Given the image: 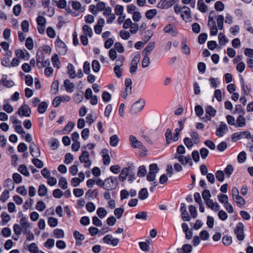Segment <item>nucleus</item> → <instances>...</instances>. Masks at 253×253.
I'll return each instance as SVG.
<instances>
[{
	"label": "nucleus",
	"mask_w": 253,
	"mask_h": 253,
	"mask_svg": "<svg viewBox=\"0 0 253 253\" xmlns=\"http://www.w3.org/2000/svg\"><path fill=\"white\" fill-rule=\"evenodd\" d=\"M119 184V179L117 177L110 176L105 179V186L104 189L109 191L115 189Z\"/></svg>",
	"instance_id": "f257e3e1"
},
{
	"label": "nucleus",
	"mask_w": 253,
	"mask_h": 253,
	"mask_svg": "<svg viewBox=\"0 0 253 253\" xmlns=\"http://www.w3.org/2000/svg\"><path fill=\"white\" fill-rule=\"evenodd\" d=\"M145 104V100L143 99H139L131 105L130 110V113L134 114L140 112L143 109Z\"/></svg>",
	"instance_id": "f03ea898"
},
{
	"label": "nucleus",
	"mask_w": 253,
	"mask_h": 253,
	"mask_svg": "<svg viewBox=\"0 0 253 253\" xmlns=\"http://www.w3.org/2000/svg\"><path fill=\"white\" fill-rule=\"evenodd\" d=\"M129 143L131 146L133 148L140 149L144 152L147 151L146 148L143 145L142 143L139 141L137 138L132 135L129 136Z\"/></svg>",
	"instance_id": "7ed1b4c3"
},
{
	"label": "nucleus",
	"mask_w": 253,
	"mask_h": 253,
	"mask_svg": "<svg viewBox=\"0 0 253 253\" xmlns=\"http://www.w3.org/2000/svg\"><path fill=\"white\" fill-rule=\"evenodd\" d=\"M79 160L82 163L84 164V167L89 168L91 165V161L89 159V153L86 150H83L79 157Z\"/></svg>",
	"instance_id": "20e7f679"
},
{
	"label": "nucleus",
	"mask_w": 253,
	"mask_h": 253,
	"mask_svg": "<svg viewBox=\"0 0 253 253\" xmlns=\"http://www.w3.org/2000/svg\"><path fill=\"white\" fill-rule=\"evenodd\" d=\"M234 233L236 235L238 240L242 241L244 240L245 236L244 234V225L242 223L239 222L238 224L234 229Z\"/></svg>",
	"instance_id": "39448f33"
},
{
	"label": "nucleus",
	"mask_w": 253,
	"mask_h": 253,
	"mask_svg": "<svg viewBox=\"0 0 253 253\" xmlns=\"http://www.w3.org/2000/svg\"><path fill=\"white\" fill-rule=\"evenodd\" d=\"M56 50L60 55H65L66 54L67 47L65 43L62 41L59 38H57L55 42Z\"/></svg>",
	"instance_id": "423d86ee"
},
{
	"label": "nucleus",
	"mask_w": 253,
	"mask_h": 253,
	"mask_svg": "<svg viewBox=\"0 0 253 253\" xmlns=\"http://www.w3.org/2000/svg\"><path fill=\"white\" fill-rule=\"evenodd\" d=\"M251 134L249 131H243L239 132H235L232 135L231 138L233 142H236L243 138H250Z\"/></svg>",
	"instance_id": "0eeeda50"
},
{
	"label": "nucleus",
	"mask_w": 253,
	"mask_h": 253,
	"mask_svg": "<svg viewBox=\"0 0 253 253\" xmlns=\"http://www.w3.org/2000/svg\"><path fill=\"white\" fill-rule=\"evenodd\" d=\"M103 243L107 245H111L114 247L117 246L119 242V239L117 238H113L111 234H108L102 239Z\"/></svg>",
	"instance_id": "6e6552de"
},
{
	"label": "nucleus",
	"mask_w": 253,
	"mask_h": 253,
	"mask_svg": "<svg viewBox=\"0 0 253 253\" xmlns=\"http://www.w3.org/2000/svg\"><path fill=\"white\" fill-rule=\"evenodd\" d=\"M205 121H210L211 117H213L215 116L216 113V110L212 107L211 106H208L205 108Z\"/></svg>",
	"instance_id": "1a4fd4ad"
},
{
	"label": "nucleus",
	"mask_w": 253,
	"mask_h": 253,
	"mask_svg": "<svg viewBox=\"0 0 253 253\" xmlns=\"http://www.w3.org/2000/svg\"><path fill=\"white\" fill-rule=\"evenodd\" d=\"M182 8L183 11H182V13L181 14V17L186 22H190L191 21L192 17L190 14L191 11L190 8L186 6H183Z\"/></svg>",
	"instance_id": "9d476101"
},
{
	"label": "nucleus",
	"mask_w": 253,
	"mask_h": 253,
	"mask_svg": "<svg viewBox=\"0 0 253 253\" xmlns=\"http://www.w3.org/2000/svg\"><path fill=\"white\" fill-rule=\"evenodd\" d=\"M181 216L184 221H189L191 217L187 211L186 206L185 203H181L180 205Z\"/></svg>",
	"instance_id": "9b49d317"
},
{
	"label": "nucleus",
	"mask_w": 253,
	"mask_h": 253,
	"mask_svg": "<svg viewBox=\"0 0 253 253\" xmlns=\"http://www.w3.org/2000/svg\"><path fill=\"white\" fill-rule=\"evenodd\" d=\"M31 109L28 105H22L17 112L20 116L29 117L31 114Z\"/></svg>",
	"instance_id": "f8f14e48"
},
{
	"label": "nucleus",
	"mask_w": 253,
	"mask_h": 253,
	"mask_svg": "<svg viewBox=\"0 0 253 253\" xmlns=\"http://www.w3.org/2000/svg\"><path fill=\"white\" fill-rule=\"evenodd\" d=\"M15 54L17 58L25 60H28L30 57V53L25 49L16 50Z\"/></svg>",
	"instance_id": "ddd939ff"
},
{
	"label": "nucleus",
	"mask_w": 253,
	"mask_h": 253,
	"mask_svg": "<svg viewBox=\"0 0 253 253\" xmlns=\"http://www.w3.org/2000/svg\"><path fill=\"white\" fill-rule=\"evenodd\" d=\"M174 4L173 0H161L158 4L157 7L161 9H167Z\"/></svg>",
	"instance_id": "4468645a"
},
{
	"label": "nucleus",
	"mask_w": 253,
	"mask_h": 253,
	"mask_svg": "<svg viewBox=\"0 0 253 253\" xmlns=\"http://www.w3.org/2000/svg\"><path fill=\"white\" fill-rule=\"evenodd\" d=\"M228 130V128L226 124L222 122L216 131V135L218 137H222Z\"/></svg>",
	"instance_id": "2eb2a0df"
},
{
	"label": "nucleus",
	"mask_w": 253,
	"mask_h": 253,
	"mask_svg": "<svg viewBox=\"0 0 253 253\" xmlns=\"http://www.w3.org/2000/svg\"><path fill=\"white\" fill-rule=\"evenodd\" d=\"M178 161L183 165H186L188 163H189L190 166H192L193 165L192 159L190 155L186 157L183 155H179L178 157Z\"/></svg>",
	"instance_id": "dca6fc26"
},
{
	"label": "nucleus",
	"mask_w": 253,
	"mask_h": 253,
	"mask_svg": "<svg viewBox=\"0 0 253 253\" xmlns=\"http://www.w3.org/2000/svg\"><path fill=\"white\" fill-rule=\"evenodd\" d=\"M73 235L76 240V245L81 246L82 244V241L85 239L84 236L83 234H81L77 230L74 232Z\"/></svg>",
	"instance_id": "f3484780"
},
{
	"label": "nucleus",
	"mask_w": 253,
	"mask_h": 253,
	"mask_svg": "<svg viewBox=\"0 0 253 253\" xmlns=\"http://www.w3.org/2000/svg\"><path fill=\"white\" fill-rule=\"evenodd\" d=\"M205 203L210 209L214 211H218L220 208L219 205L217 203H214L211 199L209 200L206 202Z\"/></svg>",
	"instance_id": "a211bd4d"
},
{
	"label": "nucleus",
	"mask_w": 253,
	"mask_h": 253,
	"mask_svg": "<svg viewBox=\"0 0 253 253\" xmlns=\"http://www.w3.org/2000/svg\"><path fill=\"white\" fill-rule=\"evenodd\" d=\"M64 86L66 88V90L68 93L72 92L75 89V85L73 83H71L68 79H66L64 81Z\"/></svg>",
	"instance_id": "6ab92c4d"
},
{
	"label": "nucleus",
	"mask_w": 253,
	"mask_h": 253,
	"mask_svg": "<svg viewBox=\"0 0 253 253\" xmlns=\"http://www.w3.org/2000/svg\"><path fill=\"white\" fill-rule=\"evenodd\" d=\"M246 124V119L243 115H239L237 119L235 126L242 127Z\"/></svg>",
	"instance_id": "aec40b11"
},
{
	"label": "nucleus",
	"mask_w": 253,
	"mask_h": 253,
	"mask_svg": "<svg viewBox=\"0 0 253 253\" xmlns=\"http://www.w3.org/2000/svg\"><path fill=\"white\" fill-rule=\"evenodd\" d=\"M155 46V42H149L146 47L144 48L143 50V53L145 55L149 54L150 52L154 49Z\"/></svg>",
	"instance_id": "412c9836"
},
{
	"label": "nucleus",
	"mask_w": 253,
	"mask_h": 253,
	"mask_svg": "<svg viewBox=\"0 0 253 253\" xmlns=\"http://www.w3.org/2000/svg\"><path fill=\"white\" fill-rule=\"evenodd\" d=\"M197 6L201 12L205 13L208 11V6L205 4L203 0H198Z\"/></svg>",
	"instance_id": "4be33fe9"
},
{
	"label": "nucleus",
	"mask_w": 253,
	"mask_h": 253,
	"mask_svg": "<svg viewBox=\"0 0 253 253\" xmlns=\"http://www.w3.org/2000/svg\"><path fill=\"white\" fill-rule=\"evenodd\" d=\"M129 169L127 167L124 168L119 176V179L121 181L126 180L127 176L128 175Z\"/></svg>",
	"instance_id": "5701e85b"
},
{
	"label": "nucleus",
	"mask_w": 253,
	"mask_h": 253,
	"mask_svg": "<svg viewBox=\"0 0 253 253\" xmlns=\"http://www.w3.org/2000/svg\"><path fill=\"white\" fill-rule=\"evenodd\" d=\"M4 186L7 188L9 191L13 190L15 187L14 184L10 178H7L5 180Z\"/></svg>",
	"instance_id": "b1692460"
},
{
	"label": "nucleus",
	"mask_w": 253,
	"mask_h": 253,
	"mask_svg": "<svg viewBox=\"0 0 253 253\" xmlns=\"http://www.w3.org/2000/svg\"><path fill=\"white\" fill-rule=\"evenodd\" d=\"M148 197V192L147 188H143L140 190L138 193V197L141 200L146 199Z\"/></svg>",
	"instance_id": "393cba45"
},
{
	"label": "nucleus",
	"mask_w": 253,
	"mask_h": 253,
	"mask_svg": "<svg viewBox=\"0 0 253 253\" xmlns=\"http://www.w3.org/2000/svg\"><path fill=\"white\" fill-rule=\"evenodd\" d=\"M68 74L70 75V77L72 79H74L77 77L75 71L74 70V65L71 63H69L67 66Z\"/></svg>",
	"instance_id": "a878e982"
},
{
	"label": "nucleus",
	"mask_w": 253,
	"mask_h": 253,
	"mask_svg": "<svg viewBox=\"0 0 253 253\" xmlns=\"http://www.w3.org/2000/svg\"><path fill=\"white\" fill-rule=\"evenodd\" d=\"M44 55L42 51L38 50L37 52V62L39 68L41 67V63L44 60Z\"/></svg>",
	"instance_id": "bb28decb"
},
{
	"label": "nucleus",
	"mask_w": 253,
	"mask_h": 253,
	"mask_svg": "<svg viewBox=\"0 0 253 253\" xmlns=\"http://www.w3.org/2000/svg\"><path fill=\"white\" fill-rule=\"evenodd\" d=\"M119 140V138L118 135L114 134L110 137V144L112 146L116 147L118 145Z\"/></svg>",
	"instance_id": "cd10ccee"
},
{
	"label": "nucleus",
	"mask_w": 253,
	"mask_h": 253,
	"mask_svg": "<svg viewBox=\"0 0 253 253\" xmlns=\"http://www.w3.org/2000/svg\"><path fill=\"white\" fill-rule=\"evenodd\" d=\"M189 133L195 144H197L200 142L199 135L197 131H191Z\"/></svg>",
	"instance_id": "c85d7f7f"
},
{
	"label": "nucleus",
	"mask_w": 253,
	"mask_h": 253,
	"mask_svg": "<svg viewBox=\"0 0 253 253\" xmlns=\"http://www.w3.org/2000/svg\"><path fill=\"white\" fill-rule=\"evenodd\" d=\"M47 107H48V105L45 102H44V101L42 102L38 106V112L40 114L44 113L46 111V110L47 108Z\"/></svg>",
	"instance_id": "c756f323"
},
{
	"label": "nucleus",
	"mask_w": 253,
	"mask_h": 253,
	"mask_svg": "<svg viewBox=\"0 0 253 253\" xmlns=\"http://www.w3.org/2000/svg\"><path fill=\"white\" fill-rule=\"evenodd\" d=\"M38 192L40 196H44L47 192V188L44 184H41L39 187Z\"/></svg>",
	"instance_id": "7c9ffc66"
},
{
	"label": "nucleus",
	"mask_w": 253,
	"mask_h": 253,
	"mask_svg": "<svg viewBox=\"0 0 253 253\" xmlns=\"http://www.w3.org/2000/svg\"><path fill=\"white\" fill-rule=\"evenodd\" d=\"M218 40L221 45H225L229 42L228 39L222 33H220L218 35Z\"/></svg>",
	"instance_id": "2f4dec72"
},
{
	"label": "nucleus",
	"mask_w": 253,
	"mask_h": 253,
	"mask_svg": "<svg viewBox=\"0 0 253 253\" xmlns=\"http://www.w3.org/2000/svg\"><path fill=\"white\" fill-rule=\"evenodd\" d=\"M181 49L182 52L186 55L190 54V49L187 45L185 41H183L181 44Z\"/></svg>",
	"instance_id": "473e14b6"
},
{
	"label": "nucleus",
	"mask_w": 253,
	"mask_h": 253,
	"mask_svg": "<svg viewBox=\"0 0 253 253\" xmlns=\"http://www.w3.org/2000/svg\"><path fill=\"white\" fill-rule=\"evenodd\" d=\"M18 170L21 173L26 176H28L30 175V173L27 167L24 165H20L19 166Z\"/></svg>",
	"instance_id": "72a5a7b5"
},
{
	"label": "nucleus",
	"mask_w": 253,
	"mask_h": 253,
	"mask_svg": "<svg viewBox=\"0 0 253 253\" xmlns=\"http://www.w3.org/2000/svg\"><path fill=\"white\" fill-rule=\"evenodd\" d=\"M234 201L239 205L244 206L246 204V201L244 199L239 195L233 198Z\"/></svg>",
	"instance_id": "f704fd0d"
},
{
	"label": "nucleus",
	"mask_w": 253,
	"mask_h": 253,
	"mask_svg": "<svg viewBox=\"0 0 253 253\" xmlns=\"http://www.w3.org/2000/svg\"><path fill=\"white\" fill-rule=\"evenodd\" d=\"M157 11L156 9H152L147 10L145 13V16L148 19H152L156 15Z\"/></svg>",
	"instance_id": "c9c22d12"
},
{
	"label": "nucleus",
	"mask_w": 253,
	"mask_h": 253,
	"mask_svg": "<svg viewBox=\"0 0 253 253\" xmlns=\"http://www.w3.org/2000/svg\"><path fill=\"white\" fill-rule=\"evenodd\" d=\"M126 92H131L132 90V80L128 78L125 80Z\"/></svg>",
	"instance_id": "e433bc0d"
},
{
	"label": "nucleus",
	"mask_w": 253,
	"mask_h": 253,
	"mask_svg": "<svg viewBox=\"0 0 253 253\" xmlns=\"http://www.w3.org/2000/svg\"><path fill=\"white\" fill-rule=\"evenodd\" d=\"M96 213L100 218H104L107 214V211L102 207L99 208L96 211Z\"/></svg>",
	"instance_id": "4c0bfd02"
},
{
	"label": "nucleus",
	"mask_w": 253,
	"mask_h": 253,
	"mask_svg": "<svg viewBox=\"0 0 253 253\" xmlns=\"http://www.w3.org/2000/svg\"><path fill=\"white\" fill-rule=\"evenodd\" d=\"M224 17L223 15H220L218 16L217 18V24L218 28L220 30H222L223 28V22H224Z\"/></svg>",
	"instance_id": "58836bf2"
},
{
	"label": "nucleus",
	"mask_w": 253,
	"mask_h": 253,
	"mask_svg": "<svg viewBox=\"0 0 253 253\" xmlns=\"http://www.w3.org/2000/svg\"><path fill=\"white\" fill-rule=\"evenodd\" d=\"M53 234L55 237L56 238H62L64 236V232L63 230L58 228H56L54 230Z\"/></svg>",
	"instance_id": "ea45409f"
},
{
	"label": "nucleus",
	"mask_w": 253,
	"mask_h": 253,
	"mask_svg": "<svg viewBox=\"0 0 253 253\" xmlns=\"http://www.w3.org/2000/svg\"><path fill=\"white\" fill-rule=\"evenodd\" d=\"M217 199L219 202L225 205L229 203L228 197L226 195L220 194L217 196Z\"/></svg>",
	"instance_id": "a19ab883"
},
{
	"label": "nucleus",
	"mask_w": 253,
	"mask_h": 253,
	"mask_svg": "<svg viewBox=\"0 0 253 253\" xmlns=\"http://www.w3.org/2000/svg\"><path fill=\"white\" fill-rule=\"evenodd\" d=\"M51 90L54 94H56L59 90V82L58 81H54L51 85Z\"/></svg>",
	"instance_id": "79ce46f5"
},
{
	"label": "nucleus",
	"mask_w": 253,
	"mask_h": 253,
	"mask_svg": "<svg viewBox=\"0 0 253 253\" xmlns=\"http://www.w3.org/2000/svg\"><path fill=\"white\" fill-rule=\"evenodd\" d=\"M135 218L137 219L146 220L147 219V213L146 211L139 212L135 215Z\"/></svg>",
	"instance_id": "37998d69"
},
{
	"label": "nucleus",
	"mask_w": 253,
	"mask_h": 253,
	"mask_svg": "<svg viewBox=\"0 0 253 253\" xmlns=\"http://www.w3.org/2000/svg\"><path fill=\"white\" fill-rule=\"evenodd\" d=\"M98 194V191L97 189H94L93 191H91V190H89L85 193L86 197H92L93 198H96Z\"/></svg>",
	"instance_id": "c03bdc74"
},
{
	"label": "nucleus",
	"mask_w": 253,
	"mask_h": 253,
	"mask_svg": "<svg viewBox=\"0 0 253 253\" xmlns=\"http://www.w3.org/2000/svg\"><path fill=\"white\" fill-rule=\"evenodd\" d=\"M92 68L95 73H98L100 69V65L99 62L96 60H93L92 62Z\"/></svg>",
	"instance_id": "a18cd8bd"
},
{
	"label": "nucleus",
	"mask_w": 253,
	"mask_h": 253,
	"mask_svg": "<svg viewBox=\"0 0 253 253\" xmlns=\"http://www.w3.org/2000/svg\"><path fill=\"white\" fill-rule=\"evenodd\" d=\"M150 64V58L147 55H145L142 61V67L143 68L148 67Z\"/></svg>",
	"instance_id": "49530a36"
},
{
	"label": "nucleus",
	"mask_w": 253,
	"mask_h": 253,
	"mask_svg": "<svg viewBox=\"0 0 253 253\" xmlns=\"http://www.w3.org/2000/svg\"><path fill=\"white\" fill-rule=\"evenodd\" d=\"M195 112L196 115L200 117L204 114V110L202 107L200 105H197L195 107Z\"/></svg>",
	"instance_id": "de8ad7c7"
},
{
	"label": "nucleus",
	"mask_w": 253,
	"mask_h": 253,
	"mask_svg": "<svg viewBox=\"0 0 253 253\" xmlns=\"http://www.w3.org/2000/svg\"><path fill=\"white\" fill-rule=\"evenodd\" d=\"M51 62L52 64L54 67H57L59 68L60 67L59 66V60L58 58V56L56 54H54L51 57Z\"/></svg>",
	"instance_id": "09e8293b"
},
{
	"label": "nucleus",
	"mask_w": 253,
	"mask_h": 253,
	"mask_svg": "<svg viewBox=\"0 0 253 253\" xmlns=\"http://www.w3.org/2000/svg\"><path fill=\"white\" fill-rule=\"evenodd\" d=\"M222 241L224 245L229 246L231 244L232 242V237L230 236L224 235L223 237Z\"/></svg>",
	"instance_id": "8fccbe9b"
},
{
	"label": "nucleus",
	"mask_w": 253,
	"mask_h": 253,
	"mask_svg": "<svg viewBox=\"0 0 253 253\" xmlns=\"http://www.w3.org/2000/svg\"><path fill=\"white\" fill-rule=\"evenodd\" d=\"M59 186L63 189L67 188V181L66 178L64 177L60 178L58 183Z\"/></svg>",
	"instance_id": "3c124183"
},
{
	"label": "nucleus",
	"mask_w": 253,
	"mask_h": 253,
	"mask_svg": "<svg viewBox=\"0 0 253 253\" xmlns=\"http://www.w3.org/2000/svg\"><path fill=\"white\" fill-rule=\"evenodd\" d=\"M215 177L219 182H223L224 180V173L221 170H217L215 173Z\"/></svg>",
	"instance_id": "603ef678"
},
{
	"label": "nucleus",
	"mask_w": 253,
	"mask_h": 253,
	"mask_svg": "<svg viewBox=\"0 0 253 253\" xmlns=\"http://www.w3.org/2000/svg\"><path fill=\"white\" fill-rule=\"evenodd\" d=\"M48 224L51 227H55L58 224V220L55 217H50L48 219Z\"/></svg>",
	"instance_id": "864d4df0"
},
{
	"label": "nucleus",
	"mask_w": 253,
	"mask_h": 253,
	"mask_svg": "<svg viewBox=\"0 0 253 253\" xmlns=\"http://www.w3.org/2000/svg\"><path fill=\"white\" fill-rule=\"evenodd\" d=\"M83 30L84 34L88 35L89 37L92 36L93 33L92 29L89 26L84 25L83 27Z\"/></svg>",
	"instance_id": "5fc2aeb1"
},
{
	"label": "nucleus",
	"mask_w": 253,
	"mask_h": 253,
	"mask_svg": "<svg viewBox=\"0 0 253 253\" xmlns=\"http://www.w3.org/2000/svg\"><path fill=\"white\" fill-rule=\"evenodd\" d=\"M26 47L29 49V50H32L33 48L34 47V43L33 41L32 38L28 37L26 40V43H25Z\"/></svg>",
	"instance_id": "6e6d98bb"
},
{
	"label": "nucleus",
	"mask_w": 253,
	"mask_h": 253,
	"mask_svg": "<svg viewBox=\"0 0 253 253\" xmlns=\"http://www.w3.org/2000/svg\"><path fill=\"white\" fill-rule=\"evenodd\" d=\"M246 158V153L245 151H242L238 155V161L240 163H244Z\"/></svg>",
	"instance_id": "4d7b16f0"
},
{
	"label": "nucleus",
	"mask_w": 253,
	"mask_h": 253,
	"mask_svg": "<svg viewBox=\"0 0 253 253\" xmlns=\"http://www.w3.org/2000/svg\"><path fill=\"white\" fill-rule=\"evenodd\" d=\"M32 162L33 164L35 165V167H36L38 168L41 169L43 167V164L42 162L38 159L37 158H35L32 160Z\"/></svg>",
	"instance_id": "13d9d810"
},
{
	"label": "nucleus",
	"mask_w": 253,
	"mask_h": 253,
	"mask_svg": "<svg viewBox=\"0 0 253 253\" xmlns=\"http://www.w3.org/2000/svg\"><path fill=\"white\" fill-rule=\"evenodd\" d=\"M124 8L123 5L117 4L115 8V13L117 15H122L124 12Z\"/></svg>",
	"instance_id": "bf43d9fd"
},
{
	"label": "nucleus",
	"mask_w": 253,
	"mask_h": 253,
	"mask_svg": "<svg viewBox=\"0 0 253 253\" xmlns=\"http://www.w3.org/2000/svg\"><path fill=\"white\" fill-rule=\"evenodd\" d=\"M13 231L17 236L21 235L22 232V227L18 224H14L13 225Z\"/></svg>",
	"instance_id": "052dcab7"
},
{
	"label": "nucleus",
	"mask_w": 253,
	"mask_h": 253,
	"mask_svg": "<svg viewBox=\"0 0 253 253\" xmlns=\"http://www.w3.org/2000/svg\"><path fill=\"white\" fill-rule=\"evenodd\" d=\"M218 216L219 219L222 221L226 220L228 217L227 213L223 210L219 211L218 213Z\"/></svg>",
	"instance_id": "680f3d73"
},
{
	"label": "nucleus",
	"mask_w": 253,
	"mask_h": 253,
	"mask_svg": "<svg viewBox=\"0 0 253 253\" xmlns=\"http://www.w3.org/2000/svg\"><path fill=\"white\" fill-rule=\"evenodd\" d=\"M9 197V190H5L1 194L0 200L2 202H5Z\"/></svg>",
	"instance_id": "e2e57ef3"
},
{
	"label": "nucleus",
	"mask_w": 253,
	"mask_h": 253,
	"mask_svg": "<svg viewBox=\"0 0 253 253\" xmlns=\"http://www.w3.org/2000/svg\"><path fill=\"white\" fill-rule=\"evenodd\" d=\"M146 172L147 170L145 167L144 166H141L139 167L137 175L139 177H143L146 175Z\"/></svg>",
	"instance_id": "0e129e2a"
},
{
	"label": "nucleus",
	"mask_w": 253,
	"mask_h": 253,
	"mask_svg": "<svg viewBox=\"0 0 253 253\" xmlns=\"http://www.w3.org/2000/svg\"><path fill=\"white\" fill-rule=\"evenodd\" d=\"M36 208L38 211H42L45 209L46 206L43 201H39L37 204Z\"/></svg>",
	"instance_id": "69168bd1"
},
{
	"label": "nucleus",
	"mask_w": 253,
	"mask_h": 253,
	"mask_svg": "<svg viewBox=\"0 0 253 253\" xmlns=\"http://www.w3.org/2000/svg\"><path fill=\"white\" fill-rule=\"evenodd\" d=\"M202 197L203 199L205 200V202L210 200V197H211V194L210 190L208 189H205L202 192Z\"/></svg>",
	"instance_id": "338daca9"
},
{
	"label": "nucleus",
	"mask_w": 253,
	"mask_h": 253,
	"mask_svg": "<svg viewBox=\"0 0 253 253\" xmlns=\"http://www.w3.org/2000/svg\"><path fill=\"white\" fill-rule=\"evenodd\" d=\"M183 142L186 147L190 149L193 146V141L192 139L189 137H185L183 140Z\"/></svg>",
	"instance_id": "774afa93"
}]
</instances>
